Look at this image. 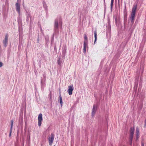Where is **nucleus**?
<instances>
[{"label": "nucleus", "mask_w": 146, "mask_h": 146, "mask_svg": "<svg viewBox=\"0 0 146 146\" xmlns=\"http://www.w3.org/2000/svg\"><path fill=\"white\" fill-rule=\"evenodd\" d=\"M137 5H133L131 13L130 16V19L131 20V23L132 25L133 24L134 21L136 11L137 9Z\"/></svg>", "instance_id": "1"}, {"label": "nucleus", "mask_w": 146, "mask_h": 146, "mask_svg": "<svg viewBox=\"0 0 146 146\" xmlns=\"http://www.w3.org/2000/svg\"><path fill=\"white\" fill-rule=\"evenodd\" d=\"M54 139V135L53 133L51 134V135L49 136L48 138V140L49 144L50 146L52 145Z\"/></svg>", "instance_id": "2"}, {"label": "nucleus", "mask_w": 146, "mask_h": 146, "mask_svg": "<svg viewBox=\"0 0 146 146\" xmlns=\"http://www.w3.org/2000/svg\"><path fill=\"white\" fill-rule=\"evenodd\" d=\"M42 113H40L39 114L38 116V125L39 126L41 125V123L42 121Z\"/></svg>", "instance_id": "3"}, {"label": "nucleus", "mask_w": 146, "mask_h": 146, "mask_svg": "<svg viewBox=\"0 0 146 146\" xmlns=\"http://www.w3.org/2000/svg\"><path fill=\"white\" fill-rule=\"evenodd\" d=\"M68 92L69 95H71L72 93V92L74 90V88L72 85L68 86Z\"/></svg>", "instance_id": "4"}, {"label": "nucleus", "mask_w": 146, "mask_h": 146, "mask_svg": "<svg viewBox=\"0 0 146 146\" xmlns=\"http://www.w3.org/2000/svg\"><path fill=\"white\" fill-rule=\"evenodd\" d=\"M8 35L7 34H6L5 36V39L3 40V43L5 47L6 46L8 43Z\"/></svg>", "instance_id": "5"}, {"label": "nucleus", "mask_w": 146, "mask_h": 146, "mask_svg": "<svg viewBox=\"0 0 146 146\" xmlns=\"http://www.w3.org/2000/svg\"><path fill=\"white\" fill-rule=\"evenodd\" d=\"M16 7L17 11L19 13V14L20 10V4H19L18 3H16Z\"/></svg>", "instance_id": "6"}, {"label": "nucleus", "mask_w": 146, "mask_h": 146, "mask_svg": "<svg viewBox=\"0 0 146 146\" xmlns=\"http://www.w3.org/2000/svg\"><path fill=\"white\" fill-rule=\"evenodd\" d=\"M54 28L56 30L58 29V20H55V21Z\"/></svg>", "instance_id": "7"}, {"label": "nucleus", "mask_w": 146, "mask_h": 146, "mask_svg": "<svg viewBox=\"0 0 146 146\" xmlns=\"http://www.w3.org/2000/svg\"><path fill=\"white\" fill-rule=\"evenodd\" d=\"M59 99L58 100V101L60 102L61 104V107H62V106L63 102H62V96H61V95L60 94V95H59Z\"/></svg>", "instance_id": "8"}, {"label": "nucleus", "mask_w": 146, "mask_h": 146, "mask_svg": "<svg viewBox=\"0 0 146 146\" xmlns=\"http://www.w3.org/2000/svg\"><path fill=\"white\" fill-rule=\"evenodd\" d=\"M88 47V43H84V49L83 51L85 53L86 51V49Z\"/></svg>", "instance_id": "9"}, {"label": "nucleus", "mask_w": 146, "mask_h": 146, "mask_svg": "<svg viewBox=\"0 0 146 146\" xmlns=\"http://www.w3.org/2000/svg\"><path fill=\"white\" fill-rule=\"evenodd\" d=\"M134 128H133V127H131L130 128V135L133 136L134 134Z\"/></svg>", "instance_id": "10"}, {"label": "nucleus", "mask_w": 146, "mask_h": 146, "mask_svg": "<svg viewBox=\"0 0 146 146\" xmlns=\"http://www.w3.org/2000/svg\"><path fill=\"white\" fill-rule=\"evenodd\" d=\"M94 33L95 37L94 43H95L97 40V34L96 31V30L94 31Z\"/></svg>", "instance_id": "11"}, {"label": "nucleus", "mask_w": 146, "mask_h": 146, "mask_svg": "<svg viewBox=\"0 0 146 146\" xmlns=\"http://www.w3.org/2000/svg\"><path fill=\"white\" fill-rule=\"evenodd\" d=\"M84 43H85H85H88V38L86 35H84Z\"/></svg>", "instance_id": "12"}, {"label": "nucleus", "mask_w": 146, "mask_h": 146, "mask_svg": "<svg viewBox=\"0 0 146 146\" xmlns=\"http://www.w3.org/2000/svg\"><path fill=\"white\" fill-rule=\"evenodd\" d=\"M136 136H137V139L138 138V135H139V129L137 127L136 128Z\"/></svg>", "instance_id": "13"}, {"label": "nucleus", "mask_w": 146, "mask_h": 146, "mask_svg": "<svg viewBox=\"0 0 146 146\" xmlns=\"http://www.w3.org/2000/svg\"><path fill=\"white\" fill-rule=\"evenodd\" d=\"M133 136L130 135V145H131L132 143V141L133 139Z\"/></svg>", "instance_id": "14"}, {"label": "nucleus", "mask_w": 146, "mask_h": 146, "mask_svg": "<svg viewBox=\"0 0 146 146\" xmlns=\"http://www.w3.org/2000/svg\"><path fill=\"white\" fill-rule=\"evenodd\" d=\"M96 106L95 105H94V106H93V108L92 111L96 112Z\"/></svg>", "instance_id": "15"}, {"label": "nucleus", "mask_w": 146, "mask_h": 146, "mask_svg": "<svg viewBox=\"0 0 146 146\" xmlns=\"http://www.w3.org/2000/svg\"><path fill=\"white\" fill-rule=\"evenodd\" d=\"M57 63L59 65H60L61 64V61L60 60V58H59L57 60Z\"/></svg>", "instance_id": "16"}, {"label": "nucleus", "mask_w": 146, "mask_h": 146, "mask_svg": "<svg viewBox=\"0 0 146 146\" xmlns=\"http://www.w3.org/2000/svg\"><path fill=\"white\" fill-rule=\"evenodd\" d=\"M114 0H111V9H112L113 4V3Z\"/></svg>", "instance_id": "17"}, {"label": "nucleus", "mask_w": 146, "mask_h": 146, "mask_svg": "<svg viewBox=\"0 0 146 146\" xmlns=\"http://www.w3.org/2000/svg\"><path fill=\"white\" fill-rule=\"evenodd\" d=\"M13 120H11V129H12L13 126Z\"/></svg>", "instance_id": "18"}, {"label": "nucleus", "mask_w": 146, "mask_h": 146, "mask_svg": "<svg viewBox=\"0 0 146 146\" xmlns=\"http://www.w3.org/2000/svg\"><path fill=\"white\" fill-rule=\"evenodd\" d=\"M95 113H96V112L92 111V117L94 116V115L95 114Z\"/></svg>", "instance_id": "19"}, {"label": "nucleus", "mask_w": 146, "mask_h": 146, "mask_svg": "<svg viewBox=\"0 0 146 146\" xmlns=\"http://www.w3.org/2000/svg\"><path fill=\"white\" fill-rule=\"evenodd\" d=\"M12 131V129H10V132L9 135V136L10 137H11V136Z\"/></svg>", "instance_id": "20"}, {"label": "nucleus", "mask_w": 146, "mask_h": 146, "mask_svg": "<svg viewBox=\"0 0 146 146\" xmlns=\"http://www.w3.org/2000/svg\"><path fill=\"white\" fill-rule=\"evenodd\" d=\"M3 65V64L2 62H0V67H2Z\"/></svg>", "instance_id": "21"}, {"label": "nucleus", "mask_w": 146, "mask_h": 146, "mask_svg": "<svg viewBox=\"0 0 146 146\" xmlns=\"http://www.w3.org/2000/svg\"><path fill=\"white\" fill-rule=\"evenodd\" d=\"M144 143L143 142L141 143V146H144Z\"/></svg>", "instance_id": "22"}, {"label": "nucleus", "mask_w": 146, "mask_h": 146, "mask_svg": "<svg viewBox=\"0 0 146 146\" xmlns=\"http://www.w3.org/2000/svg\"><path fill=\"white\" fill-rule=\"evenodd\" d=\"M61 29L62 28V22L61 23Z\"/></svg>", "instance_id": "23"}]
</instances>
